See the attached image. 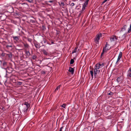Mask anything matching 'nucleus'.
<instances>
[{
  "instance_id": "obj_1",
  "label": "nucleus",
  "mask_w": 131,
  "mask_h": 131,
  "mask_svg": "<svg viewBox=\"0 0 131 131\" xmlns=\"http://www.w3.org/2000/svg\"><path fill=\"white\" fill-rule=\"evenodd\" d=\"M81 4L82 6V8L81 11H80V13L79 14V16H80L81 15V14L84 12V10L85 9L86 7L88 5V2L89 1H81Z\"/></svg>"
},
{
  "instance_id": "obj_2",
  "label": "nucleus",
  "mask_w": 131,
  "mask_h": 131,
  "mask_svg": "<svg viewBox=\"0 0 131 131\" xmlns=\"http://www.w3.org/2000/svg\"><path fill=\"white\" fill-rule=\"evenodd\" d=\"M94 78H97L99 79L101 78V73H100V70H98L96 69H94Z\"/></svg>"
},
{
  "instance_id": "obj_3",
  "label": "nucleus",
  "mask_w": 131,
  "mask_h": 131,
  "mask_svg": "<svg viewBox=\"0 0 131 131\" xmlns=\"http://www.w3.org/2000/svg\"><path fill=\"white\" fill-rule=\"evenodd\" d=\"M102 34L101 33H100L98 34L96 36L95 40V42L97 44L99 43V40L100 39V38L102 37Z\"/></svg>"
},
{
  "instance_id": "obj_4",
  "label": "nucleus",
  "mask_w": 131,
  "mask_h": 131,
  "mask_svg": "<svg viewBox=\"0 0 131 131\" xmlns=\"http://www.w3.org/2000/svg\"><path fill=\"white\" fill-rule=\"evenodd\" d=\"M118 38V37L115 35H113L110 38L111 41H116Z\"/></svg>"
},
{
  "instance_id": "obj_5",
  "label": "nucleus",
  "mask_w": 131,
  "mask_h": 131,
  "mask_svg": "<svg viewBox=\"0 0 131 131\" xmlns=\"http://www.w3.org/2000/svg\"><path fill=\"white\" fill-rule=\"evenodd\" d=\"M24 104L26 106V108L24 109L23 110L24 113H26L28 110V108L29 107L30 105L27 102H25L24 103Z\"/></svg>"
},
{
  "instance_id": "obj_6",
  "label": "nucleus",
  "mask_w": 131,
  "mask_h": 131,
  "mask_svg": "<svg viewBox=\"0 0 131 131\" xmlns=\"http://www.w3.org/2000/svg\"><path fill=\"white\" fill-rule=\"evenodd\" d=\"M13 38L15 42H18L19 40L20 37L19 36H15L13 37Z\"/></svg>"
},
{
  "instance_id": "obj_7",
  "label": "nucleus",
  "mask_w": 131,
  "mask_h": 131,
  "mask_svg": "<svg viewBox=\"0 0 131 131\" xmlns=\"http://www.w3.org/2000/svg\"><path fill=\"white\" fill-rule=\"evenodd\" d=\"M22 43L23 44L25 48L26 49H28L30 47L29 46L28 44L26 42H23Z\"/></svg>"
},
{
  "instance_id": "obj_8",
  "label": "nucleus",
  "mask_w": 131,
  "mask_h": 131,
  "mask_svg": "<svg viewBox=\"0 0 131 131\" xmlns=\"http://www.w3.org/2000/svg\"><path fill=\"white\" fill-rule=\"evenodd\" d=\"M6 18V15L4 14H2L0 16V20L1 21H4L5 19Z\"/></svg>"
},
{
  "instance_id": "obj_9",
  "label": "nucleus",
  "mask_w": 131,
  "mask_h": 131,
  "mask_svg": "<svg viewBox=\"0 0 131 131\" xmlns=\"http://www.w3.org/2000/svg\"><path fill=\"white\" fill-rule=\"evenodd\" d=\"M34 46L37 49H39L40 47V46L39 43L37 42H34Z\"/></svg>"
},
{
  "instance_id": "obj_10",
  "label": "nucleus",
  "mask_w": 131,
  "mask_h": 131,
  "mask_svg": "<svg viewBox=\"0 0 131 131\" xmlns=\"http://www.w3.org/2000/svg\"><path fill=\"white\" fill-rule=\"evenodd\" d=\"M95 68L94 69H96L97 70L102 67L100 63L96 64L95 65Z\"/></svg>"
},
{
  "instance_id": "obj_11",
  "label": "nucleus",
  "mask_w": 131,
  "mask_h": 131,
  "mask_svg": "<svg viewBox=\"0 0 131 131\" xmlns=\"http://www.w3.org/2000/svg\"><path fill=\"white\" fill-rule=\"evenodd\" d=\"M122 52H120L118 56L117 60L116 62V64L120 60L121 58L122 57Z\"/></svg>"
},
{
  "instance_id": "obj_12",
  "label": "nucleus",
  "mask_w": 131,
  "mask_h": 131,
  "mask_svg": "<svg viewBox=\"0 0 131 131\" xmlns=\"http://www.w3.org/2000/svg\"><path fill=\"white\" fill-rule=\"evenodd\" d=\"M69 71L72 74H73L74 72V69L73 68L69 67Z\"/></svg>"
},
{
  "instance_id": "obj_13",
  "label": "nucleus",
  "mask_w": 131,
  "mask_h": 131,
  "mask_svg": "<svg viewBox=\"0 0 131 131\" xmlns=\"http://www.w3.org/2000/svg\"><path fill=\"white\" fill-rule=\"evenodd\" d=\"M109 46V45L107 44V42H106V43L105 45V47L103 48V49H104L105 50V52H106L109 49L108 48H107L106 47L107 46Z\"/></svg>"
},
{
  "instance_id": "obj_14",
  "label": "nucleus",
  "mask_w": 131,
  "mask_h": 131,
  "mask_svg": "<svg viewBox=\"0 0 131 131\" xmlns=\"http://www.w3.org/2000/svg\"><path fill=\"white\" fill-rule=\"evenodd\" d=\"M126 37V36L125 34H124L121 37H119V38H121V41H122Z\"/></svg>"
},
{
  "instance_id": "obj_15",
  "label": "nucleus",
  "mask_w": 131,
  "mask_h": 131,
  "mask_svg": "<svg viewBox=\"0 0 131 131\" xmlns=\"http://www.w3.org/2000/svg\"><path fill=\"white\" fill-rule=\"evenodd\" d=\"M3 66L5 68H6L7 67V63L5 61H3L2 63Z\"/></svg>"
},
{
  "instance_id": "obj_16",
  "label": "nucleus",
  "mask_w": 131,
  "mask_h": 131,
  "mask_svg": "<svg viewBox=\"0 0 131 131\" xmlns=\"http://www.w3.org/2000/svg\"><path fill=\"white\" fill-rule=\"evenodd\" d=\"M42 51L44 54L45 55H49V53H48L44 49H43Z\"/></svg>"
},
{
  "instance_id": "obj_17",
  "label": "nucleus",
  "mask_w": 131,
  "mask_h": 131,
  "mask_svg": "<svg viewBox=\"0 0 131 131\" xmlns=\"http://www.w3.org/2000/svg\"><path fill=\"white\" fill-rule=\"evenodd\" d=\"M25 52L26 56H27L29 57L30 55V53L29 51L25 50Z\"/></svg>"
},
{
  "instance_id": "obj_18",
  "label": "nucleus",
  "mask_w": 131,
  "mask_h": 131,
  "mask_svg": "<svg viewBox=\"0 0 131 131\" xmlns=\"http://www.w3.org/2000/svg\"><path fill=\"white\" fill-rule=\"evenodd\" d=\"M127 28V26L125 25L122 28L121 30L122 31H124L126 30Z\"/></svg>"
},
{
  "instance_id": "obj_19",
  "label": "nucleus",
  "mask_w": 131,
  "mask_h": 131,
  "mask_svg": "<svg viewBox=\"0 0 131 131\" xmlns=\"http://www.w3.org/2000/svg\"><path fill=\"white\" fill-rule=\"evenodd\" d=\"M61 85H58L55 89L54 91L55 92H56L60 88V87H61Z\"/></svg>"
},
{
  "instance_id": "obj_20",
  "label": "nucleus",
  "mask_w": 131,
  "mask_h": 131,
  "mask_svg": "<svg viewBox=\"0 0 131 131\" xmlns=\"http://www.w3.org/2000/svg\"><path fill=\"white\" fill-rule=\"evenodd\" d=\"M15 15L19 17H20L21 16V15L20 13H15Z\"/></svg>"
},
{
  "instance_id": "obj_21",
  "label": "nucleus",
  "mask_w": 131,
  "mask_h": 131,
  "mask_svg": "<svg viewBox=\"0 0 131 131\" xmlns=\"http://www.w3.org/2000/svg\"><path fill=\"white\" fill-rule=\"evenodd\" d=\"M7 55L8 57L10 58H11L12 57V54L11 53H10L9 54H7Z\"/></svg>"
},
{
  "instance_id": "obj_22",
  "label": "nucleus",
  "mask_w": 131,
  "mask_h": 131,
  "mask_svg": "<svg viewBox=\"0 0 131 131\" xmlns=\"http://www.w3.org/2000/svg\"><path fill=\"white\" fill-rule=\"evenodd\" d=\"M121 77H118L117 78V79H116V81L118 83H119V82L121 81Z\"/></svg>"
},
{
  "instance_id": "obj_23",
  "label": "nucleus",
  "mask_w": 131,
  "mask_h": 131,
  "mask_svg": "<svg viewBox=\"0 0 131 131\" xmlns=\"http://www.w3.org/2000/svg\"><path fill=\"white\" fill-rule=\"evenodd\" d=\"M22 82H17L16 83L17 85H21L22 84Z\"/></svg>"
},
{
  "instance_id": "obj_24",
  "label": "nucleus",
  "mask_w": 131,
  "mask_h": 131,
  "mask_svg": "<svg viewBox=\"0 0 131 131\" xmlns=\"http://www.w3.org/2000/svg\"><path fill=\"white\" fill-rule=\"evenodd\" d=\"M127 77L129 78H131V72H129L127 74Z\"/></svg>"
},
{
  "instance_id": "obj_25",
  "label": "nucleus",
  "mask_w": 131,
  "mask_h": 131,
  "mask_svg": "<svg viewBox=\"0 0 131 131\" xmlns=\"http://www.w3.org/2000/svg\"><path fill=\"white\" fill-rule=\"evenodd\" d=\"M30 22L32 24H34L35 23V21L32 19H30Z\"/></svg>"
},
{
  "instance_id": "obj_26",
  "label": "nucleus",
  "mask_w": 131,
  "mask_h": 131,
  "mask_svg": "<svg viewBox=\"0 0 131 131\" xmlns=\"http://www.w3.org/2000/svg\"><path fill=\"white\" fill-rule=\"evenodd\" d=\"M59 3L60 5L61 6H62V7H63V6H64L65 5L64 3L63 2H61L60 4Z\"/></svg>"
},
{
  "instance_id": "obj_27",
  "label": "nucleus",
  "mask_w": 131,
  "mask_h": 131,
  "mask_svg": "<svg viewBox=\"0 0 131 131\" xmlns=\"http://www.w3.org/2000/svg\"><path fill=\"white\" fill-rule=\"evenodd\" d=\"M77 49V48L76 47L74 49L73 51L72 52V53H74L75 52H76V50Z\"/></svg>"
},
{
  "instance_id": "obj_28",
  "label": "nucleus",
  "mask_w": 131,
  "mask_h": 131,
  "mask_svg": "<svg viewBox=\"0 0 131 131\" xmlns=\"http://www.w3.org/2000/svg\"><path fill=\"white\" fill-rule=\"evenodd\" d=\"M37 58V56L36 55H33L32 56V59L34 60L36 59Z\"/></svg>"
},
{
  "instance_id": "obj_29",
  "label": "nucleus",
  "mask_w": 131,
  "mask_h": 131,
  "mask_svg": "<svg viewBox=\"0 0 131 131\" xmlns=\"http://www.w3.org/2000/svg\"><path fill=\"white\" fill-rule=\"evenodd\" d=\"M74 61L73 59H71L70 61V64H73L74 62Z\"/></svg>"
},
{
  "instance_id": "obj_30",
  "label": "nucleus",
  "mask_w": 131,
  "mask_h": 131,
  "mask_svg": "<svg viewBox=\"0 0 131 131\" xmlns=\"http://www.w3.org/2000/svg\"><path fill=\"white\" fill-rule=\"evenodd\" d=\"M131 31V23L130 25V28L129 29L128 31V32L129 33Z\"/></svg>"
},
{
  "instance_id": "obj_31",
  "label": "nucleus",
  "mask_w": 131,
  "mask_h": 131,
  "mask_svg": "<svg viewBox=\"0 0 131 131\" xmlns=\"http://www.w3.org/2000/svg\"><path fill=\"white\" fill-rule=\"evenodd\" d=\"M12 23L15 25H16L17 23V21L14 20H13L12 21Z\"/></svg>"
},
{
  "instance_id": "obj_32",
  "label": "nucleus",
  "mask_w": 131,
  "mask_h": 131,
  "mask_svg": "<svg viewBox=\"0 0 131 131\" xmlns=\"http://www.w3.org/2000/svg\"><path fill=\"white\" fill-rule=\"evenodd\" d=\"M12 45H7L6 46V47L7 48H8L9 47H12Z\"/></svg>"
},
{
  "instance_id": "obj_33",
  "label": "nucleus",
  "mask_w": 131,
  "mask_h": 131,
  "mask_svg": "<svg viewBox=\"0 0 131 131\" xmlns=\"http://www.w3.org/2000/svg\"><path fill=\"white\" fill-rule=\"evenodd\" d=\"M105 52V50H104V49H103V51H102V52L101 54V57H102V55H103V54H104V53Z\"/></svg>"
},
{
  "instance_id": "obj_34",
  "label": "nucleus",
  "mask_w": 131,
  "mask_h": 131,
  "mask_svg": "<svg viewBox=\"0 0 131 131\" xmlns=\"http://www.w3.org/2000/svg\"><path fill=\"white\" fill-rule=\"evenodd\" d=\"M42 29L45 30L46 29V28L45 27V26L44 25H43L42 26Z\"/></svg>"
},
{
  "instance_id": "obj_35",
  "label": "nucleus",
  "mask_w": 131,
  "mask_h": 131,
  "mask_svg": "<svg viewBox=\"0 0 131 131\" xmlns=\"http://www.w3.org/2000/svg\"><path fill=\"white\" fill-rule=\"evenodd\" d=\"M28 41L29 42H30L31 43L32 41V39H31L28 38Z\"/></svg>"
},
{
  "instance_id": "obj_36",
  "label": "nucleus",
  "mask_w": 131,
  "mask_h": 131,
  "mask_svg": "<svg viewBox=\"0 0 131 131\" xmlns=\"http://www.w3.org/2000/svg\"><path fill=\"white\" fill-rule=\"evenodd\" d=\"M66 106V105L65 104H63V105H62L61 107H63L64 108H65Z\"/></svg>"
},
{
  "instance_id": "obj_37",
  "label": "nucleus",
  "mask_w": 131,
  "mask_h": 131,
  "mask_svg": "<svg viewBox=\"0 0 131 131\" xmlns=\"http://www.w3.org/2000/svg\"><path fill=\"white\" fill-rule=\"evenodd\" d=\"M114 94V93H113L112 92H110L108 93V94L109 95H112Z\"/></svg>"
},
{
  "instance_id": "obj_38",
  "label": "nucleus",
  "mask_w": 131,
  "mask_h": 131,
  "mask_svg": "<svg viewBox=\"0 0 131 131\" xmlns=\"http://www.w3.org/2000/svg\"><path fill=\"white\" fill-rule=\"evenodd\" d=\"M69 4H70V5L72 6H74V4L73 3H71V4H70V3Z\"/></svg>"
},
{
  "instance_id": "obj_39",
  "label": "nucleus",
  "mask_w": 131,
  "mask_h": 131,
  "mask_svg": "<svg viewBox=\"0 0 131 131\" xmlns=\"http://www.w3.org/2000/svg\"><path fill=\"white\" fill-rule=\"evenodd\" d=\"M63 126L61 127L59 131H62V129L63 128Z\"/></svg>"
},
{
  "instance_id": "obj_40",
  "label": "nucleus",
  "mask_w": 131,
  "mask_h": 131,
  "mask_svg": "<svg viewBox=\"0 0 131 131\" xmlns=\"http://www.w3.org/2000/svg\"><path fill=\"white\" fill-rule=\"evenodd\" d=\"M90 73L91 74H92L93 73V70H91L90 71Z\"/></svg>"
},
{
  "instance_id": "obj_41",
  "label": "nucleus",
  "mask_w": 131,
  "mask_h": 131,
  "mask_svg": "<svg viewBox=\"0 0 131 131\" xmlns=\"http://www.w3.org/2000/svg\"><path fill=\"white\" fill-rule=\"evenodd\" d=\"M31 3L33 2V1H27Z\"/></svg>"
},
{
  "instance_id": "obj_42",
  "label": "nucleus",
  "mask_w": 131,
  "mask_h": 131,
  "mask_svg": "<svg viewBox=\"0 0 131 131\" xmlns=\"http://www.w3.org/2000/svg\"><path fill=\"white\" fill-rule=\"evenodd\" d=\"M43 41L44 43H45L47 41L45 39L43 38Z\"/></svg>"
},
{
  "instance_id": "obj_43",
  "label": "nucleus",
  "mask_w": 131,
  "mask_h": 131,
  "mask_svg": "<svg viewBox=\"0 0 131 131\" xmlns=\"http://www.w3.org/2000/svg\"><path fill=\"white\" fill-rule=\"evenodd\" d=\"M107 1H103L102 3V5L104 3H105Z\"/></svg>"
},
{
  "instance_id": "obj_44",
  "label": "nucleus",
  "mask_w": 131,
  "mask_h": 131,
  "mask_svg": "<svg viewBox=\"0 0 131 131\" xmlns=\"http://www.w3.org/2000/svg\"><path fill=\"white\" fill-rule=\"evenodd\" d=\"M1 55L3 56V57L4 56H5V54L3 53H2L1 54Z\"/></svg>"
},
{
  "instance_id": "obj_45",
  "label": "nucleus",
  "mask_w": 131,
  "mask_h": 131,
  "mask_svg": "<svg viewBox=\"0 0 131 131\" xmlns=\"http://www.w3.org/2000/svg\"><path fill=\"white\" fill-rule=\"evenodd\" d=\"M91 75L92 78V79L93 77V73L91 74Z\"/></svg>"
},
{
  "instance_id": "obj_46",
  "label": "nucleus",
  "mask_w": 131,
  "mask_h": 131,
  "mask_svg": "<svg viewBox=\"0 0 131 131\" xmlns=\"http://www.w3.org/2000/svg\"><path fill=\"white\" fill-rule=\"evenodd\" d=\"M10 7L11 9H12V10L11 11L12 12L13 11V7Z\"/></svg>"
},
{
  "instance_id": "obj_47",
  "label": "nucleus",
  "mask_w": 131,
  "mask_h": 131,
  "mask_svg": "<svg viewBox=\"0 0 131 131\" xmlns=\"http://www.w3.org/2000/svg\"><path fill=\"white\" fill-rule=\"evenodd\" d=\"M53 1H49V2L52 3L53 2Z\"/></svg>"
},
{
  "instance_id": "obj_48",
  "label": "nucleus",
  "mask_w": 131,
  "mask_h": 131,
  "mask_svg": "<svg viewBox=\"0 0 131 131\" xmlns=\"http://www.w3.org/2000/svg\"><path fill=\"white\" fill-rule=\"evenodd\" d=\"M101 67H102L104 66V63H102V64H101Z\"/></svg>"
},
{
  "instance_id": "obj_49",
  "label": "nucleus",
  "mask_w": 131,
  "mask_h": 131,
  "mask_svg": "<svg viewBox=\"0 0 131 131\" xmlns=\"http://www.w3.org/2000/svg\"><path fill=\"white\" fill-rule=\"evenodd\" d=\"M128 71H130V72H131V68H129V69L128 70Z\"/></svg>"
},
{
  "instance_id": "obj_50",
  "label": "nucleus",
  "mask_w": 131,
  "mask_h": 131,
  "mask_svg": "<svg viewBox=\"0 0 131 131\" xmlns=\"http://www.w3.org/2000/svg\"><path fill=\"white\" fill-rule=\"evenodd\" d=\"M15 49L16 50H21V49H17L16 48H15Z\"/></svg>"
},
{
  "instance_id": "obj_51",
  "label": "nucleus",
  "mask_w": 131,
  "mask_h": 131,
  "mask_svg": "<svg viewBox=\"0 0 131 131\" xmlns=\"http://www.w3.org/2000/svg\"><path fill=\"white\" fill-rule=\"evenodd\" d=\"M43 73L45 74V72L44 71H43Z\"/></svg>"
},
{
  "instance_id": "obj_52",
  "label": "nucleus",
  "mask_w": 131,
  "mask_h": 131,
  "mask_svg": "<svg viewBox=\"0 0 131 131\" xmlns=\"http://www.w3.org/2000/svg\"><path fill=\"white\" fill-rule=\"evenodd\" d=\"M27 4L26 3H22L21 4L22 5H23V4Z\"/></svg>"
},
{
  "instance_id": "obj_53",
  "label": "nucleus",
  "mask_w": 131,
  "mask_h": 131,
  "mask_svg": "<svg viewBox=\"0 0 131 131\" xmlns=\"http://www.w3.org/2000/svg\"><path fill=\"white\" fill-rule=\"evenodd\" d=\"M51 43L52 44H53L54 43V42H53V41H52L51 42Z\"/></svg>"
},
{
  "instance_id": "obj_54",
  "label": "nucleus",
  "mask_w": 131,
  "mask_h": 131,
  "mask_svg": "<svg viewBox=\"0 0 131 131\" xmlns=\"http://www.w3.org/2000/svg\"><path fill=\"white\" fill-rule=\"evenodd\" d=\"M20 45H17V46H19Z\"/></svg>"
},
{
  "instance_id": "obj_55",
  "label": "nucleus",
  "mask_w": 131,
  "mask_h": 131,
  "mask_svg": "<svg viewBox=\"0 0 131 131\" xmlns=\"http://www.w3.org/2000/svg\"><path fill=\"white\" fill-rule=\"evenodd\" d=\"M104 70H105V69L104 68V70H103V72H104Z\"/></svg>"
},
{
  "instance_id": "obj_56",
  "label": "nucleus",
  "mask_w": 131,
  "mask_h": 131,
  "mask_svg": "<svg viewBox=\"0 0 131 131\" xmlns=\"http://www.w3.org/2000/svg\"><path fill=\"white\" fill-rule=\"evenodd\" d=\"M106 4L107 5H108L109 4Z\"/></svg>"
},
{
  "instance_id": "obj_57",
  "label": "nucleus",
  "mask_w": 131,
  "mask_h": 131,
  "mask_svg": "<svg viewBox=\"0 0 131 131\" xmlns=\"http://www.w3.org/2000/svg\"><path fill=\"white\" fill-rule=\"evenodd\" d=\"M58 34V33H57V34Z\"/></svg>"
}]
</instances>
